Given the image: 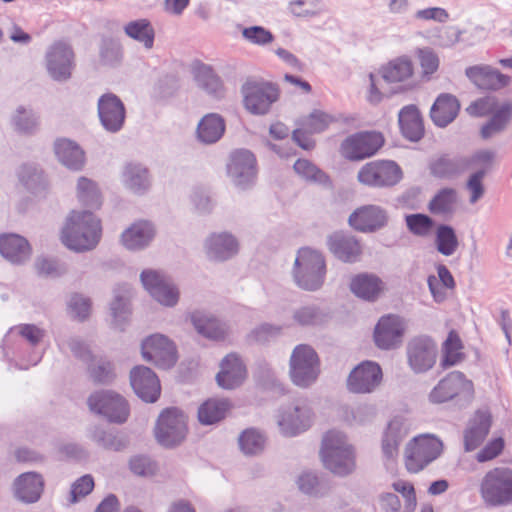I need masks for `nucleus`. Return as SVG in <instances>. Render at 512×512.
<instances>
[{
	"instance_id": "obj_8",
	"label": "nucleus",
	"mask_w": 512,
	"mask_h": 512,
	"mask_svg": "<svg viewBox=\"0 0 512 512\" xmlns=\"http://www.w3.org/2000/svg\"><path fill=\"white\" fill-rule=\"evenodd\" d=\"M442 451V442L430 435L415 437L405 449V465L408 471L417 473L435 460Z\"/></svg>"
},
{
	"instance_id": "obj_15",
	"label": "nucleus",
	"mask_w": 512,
	"mask_h": 512,
	"mask_svg": "<svg viewBox=\"0 0 512 512\" xmlns=\"http://www.w3.org/2000/svg\"><path fill=\"white\" fill-rule=\"evenodd\" d=\"M313 411L304 400H297L279 415L278 425L285 436H295L306 431L313 422Z\"/></svg>"
},
{
	"instance_id": "obj_31",
	"label": "nucleus",
	"mask_w": 512,
	"mask_h": 512,
	"mask_svg": "<svg viewBox=\"0 0 512 512\" xmlns=\"http://www.w3.org/2000/svg\"><path fill=\"white\" fill-rule=\"evenodd\" d=\"M238 241L227 232L213 233L205 241V250L210 259L227 260L238 252Z\"/></svg>"
},
{
	"instance_id": "obj_22",
	"label": "nucleus",
	"mask_w": 512,
	"mask_h": 512,
	"mask_svg": "<svg viewBox=\"0 0 512 512\" xmlns=\"http://www.w3.org/2000/svg\"><path fill=\"white\" fill-rule=\"evenodd\" d=\"M387 220V213L384 209L376 205H366L351 213L348 222L355 230L370 233L384 227Z\"/></svg>"
},
{
	"instance_id": "obj_55",
	"label": "nucleus",
	"mask_w": 512,
	"mask_h": 512,
	"mask_svg": "<svg viewBox=\"0 0 512 512\" xmlns=\"http://www.w3.org/2000/svg\"><path fill=\"white\" fill-rule=\"evenodd\" d=\"M239 447L245 455H256L263 451L264 436L257 430L250 428L243 431L239 438Z\"/></svg>"
},
{
	"instance_id": "obj_13",
	"label": "nucleus",
	"mask_w": 512,
	"mask_h": 512,
	"mask_svg": "<svg viewBox=\"0 0 512 512\" xmlns=\"http://www.w3.org/2000/svg\"><path fill=\"white\" fill-rule=\"evenodd\" d=\"M437 355V345L430 337H414L407 343V364L415 374H423L431 370L436 363Z\"/></svg>"
},
{
	"instance_id": "obj_61",
	"label": "nucleus",
	"mask_w": 512,
	"mask_h": 512,
	"mask_svg": "<svg viewBox=\"0 0 512 512\" xmlns=\"http://www.w3.org/2000/svg\"><path fill=\"white\" fill-rule=\"evenodd\" d=\"M485 178V171H474L471 173L466 181L465 188L469 192V203L475 204L485 194V186L483 180Z\"/></svg>"
},
{
	"instance_id": "obj_24",
	"label": "nucleus",
	"mask_w": 512,
	"mask_h": 512,
	"mask_svg": "<svg viewBox=\"0 0 512 512\" xmlns=\"http://www.w3.org/2000/svg\"><path fill=\"white\" fill-rule=\"evenodd\" d=\"M466 76L479 89L500 90L510 84V77L489 65H475L465 70Z\"/></svg>"
},
{
	"instance_id": "obj_39",
	"label": "nucleus",
	"mask_w": 512,
	"mask_h": 512,
	"mask_svg": "<svg viewBox=\"0 0 512 512\" xmlns=\"http://www.w3.org/2000/svg\"><path fill=\"white\" fill-rule=\"evenodd\" d=\"M399 125L403 136L410 141H418L424 134L423 121L415 105H408L400 110Z\"/></svg>"
},
{
	"instance_id": "obj_53",
	"label": "nucleus",
	"mask_w": 512,
	"mask_h": 512,
	"mask_svg": "<svg viewBox=\"0 0 512 512\" xmlns=\"http://www.w3.org/2000/svg\"><path fill=\"white\" fill-rule=\"evenodd\" d=\"M294 321L302 326H319L326 320L325 313L316 305H305L294 310Z\"/></svg>"
},
{
	"instance_id": "obj_43",
	"label": "nucleus",
	"mask_w": 512,
	"mask_h": 512,
	"mask_svg": "<svg viewBox=\"0 0 512 512\" xmlns=\"http://www.w3.org/2000/svg\"><path fill=\"white\" fill-rule=\"evenodd\" d=\"M346 436L337 430H330L324 434L320 449V456L324 466L338 467L333 460L334 453L344 449H351Z\"/></svg>"
},
{
	"instance_id": "obj_44",
	"label": "nucleus",
	"mask_w": 512,
	"mask_h": 512,
	"mask_svg": "<svg viewBox=\"0 0 512 512\" xmlns=\"http://www.w3.org/2000/svg\"><path fill=\"white\" fill-rule=\"evenodd\" d=\"M380 72L386 82H404L413 76L414 65L408 56L402 55L389 61Z\"/></svg>"
},
{
	"instance_id": "obj_35",
	"label": "nucleus",
	"mask_w": 512,
	"mask_h": 512,
	"mask_svg": "<svg viewBox=\"0 0 512 512\" xmlns=\"http://www.w3.org/2000/svg\"><path fill=\"white\" fill-rule=\"evenodd\" d=\"M225 128V120L221 115L208 113L201 118L197 125V140L206 145L214 144L222 138Z\"/></svg>"
},
{
	"instance_id": "obj_41",
	"label": "nucleus",
	"mask_w": 512,
	"mask_h": 512,
	"mask_svg": "<svg viewBox=\"0 0 512 512\" xmlns=\"http://www.w3.org/2000/svg\"><path fill=\"white\" fill-rule=\"evenodd\" d=\"M121 180L125 188L135 194H143L150 187L148 170L137 163H128L124 166Z\"/></svg>"
},
{
	"instance_id": "obj_51",
	"label": "nucleus",
	"mask_w": 512,
	"mask_h": 512,
	"mask_svg": "<svg viewBox=\"0 0 512 512\" xmlns=\"http://www.w3.org/2000/svg\"><path fill=\"white\" fill-rule=\"evenodd\" d=\"M462 343L456 332L451 331L443 344L442 368L452 367L463 360Z\"/></svg>"
},
{
	"instance_id": "obj_49",
	"label": "nucleus",
	"mask_w": 512,
	"mask_h": 512,
	"mask_svg": "<svg viewBox=\"0 0 512 512\" xmlns=\"http://www.w3.org/2000/svg\"><path fill=\"white\" fill-rule=\"evenodd\" d=\"M457 200V191L454 188H443L430 200L429 210L438 215L452 213Z\"/></svg>"
},
{
	"instance_id": "obj_18",
	"label": "nucleus",
	"mask_w": 512,
	"mask_h": 512,
	"mask_svg": "<svg viewBox=\"0 0 512 512\" xmlns=\"http://www.w3.org/2000/svg\"><path fill=\"white\" fill-rule=\"evenodd\" d=\"M227 173L237 187L241 189L248 188L256 179L257 171L254 155L246 149L234 151L230 155Z\"/></svg>"
},
{
	"instance_id": "obj_52",
	"label": "nucleus",
	"mask_w": 512,
	"mask_h": 512,
	"mask_svg": "<svg viewBox=\"0 0 512 512\" xmlns=\"http://www.w3.org/2000/svg\"><path fill=\"white\" fill-rule=\"evenodd\" d=\"M435 243L438 252L444 256L453 255L459 246V241L454 229L445 224L437 228Z\"/></svg>"
},
{
	"instance_id": "obj_36",
	"label": "nucleus",
	"mask_w": 512,
	"mask_h": 512,
	"mask_svg": "<svg viewBox=\"0 0 512 512\" xmlns=\"http://www.w3.org/2000/svg\"><path fill=\"white\" fill-rule=\"evenodd\" d=\"M54 151L61 164L70 170H81L84 166V152L80 146L69 139H57L54 143Z\"/></svg>"
},
{
	"instance_id": "obj_29",
	"label": "nucleus",
	"mask_w": 512,
	"mask_h": 512,
	"mask_svg": "<svg viewBox=\"0 0 512 512\" xmlns=\"http://www.w3.org/2000/svg\"><path fill=\"white\" fill-rule=\"evenodd\" d=\"M220 367L216 381L224 389H234L240 386L246 377V368L236 354L227 355L222 360Z\"/></svg>"
},
{
	"instance_id": "obj_1",
	"label": "nucleus",
	"mask_w": 512,
	"mask_h": 512,
	"mask_svg": "<svg viewBox=\"0 0 512 512\" xmlns=\"http://www.w3.org/2000/svg\"><path fill=\"white\" fill-rule=\"evenodd\" d=\"M61 242L70 250H92L101 238L100 220L88 210L69 213L61 230Z\"/></svg>"
},
{
	"instance_id": "obj_59",
	"label": "nucleus",
	"mask_w": 512,
	"mask_h": 512,
	"mask_svg": "<svg viewBox=\"0 0 512 512\" xmlns=\"http://www.w3.org/2000/svg\"><path fill=\"white\" fill-rule=\"evenodd\" d=\"M333 121L332 116L321 110H314L303 121V130L309 134L323 132Z\"/></svg>"
},
{
	"instance_id": "obj_54",
	"label": "nucleus",
	"mask_w": 512,
	"mask_h": 512,
	"mask_svg": "<svg viewBox=\"0 0 512 512\" xmlns=\"http://www.w3.org/2000/svg\"><path fill=\"white\" fill-rule=\"evenodd\" d=\"M296 483L301 492L310 496H324L329 491L328 485L320 481L317 475L312 472L301 473Z\"/></svg>"
},
{
	"instance_id": "obj_19",
	"label": "nucleus",
	"mask_w": 512,
	"mask_h": 512,
	"mask_svg": "<svg viewBox=\"0 0 512 512\" xmlns=\"http://www.w3.org/2000/svg\"><path fill=\"white\" fill-rule=\"evenodd\" d=\"M130 384L135 394L147 403H154L161 393V385L154 371L139 365L130 371Z\"/></svg>"
},
{
	"instance_id": "obj_32",
	"label": "nucleus",
	"mask_w": 512,
	"mask_h": 512,
	"mask_svg": "<svg viewBox=\"0 0 512 512\" xmlns=\"http://www.w3.org/2000/svg\"><path fill=\"white\" fill-rule=\"evenodd\" d=\"M460 110L458 99L449 93L440 94L430 109V118L438 127H446L457 117Z\"/></svg>"
},
{
	"instance_id": "obj_10",
	"label": "nucleus",
	"mask_w": 512,
	"mask_h": 512,
	"mask_svg": "<svg viewBox=\"0 0 512 512\" xmlns=\"http://www.w3.org/2000/svg\"><path fill=\"white\" fill-rule=\"evenodd\" d=\"M186 434V417L179 409L167 408L162 411L155 426V437L159 444L176 446L185 439Z\"/></svg>"
},
{
	"instance_id": "obj_64",
	"label": "nucleus",
	"mask_w": 512,
	"mask_h": 512,
	"mask_svg": "<svg viewBox=\"0 0 512 512\" xmlns=\"http://www.w3.org/2000/svg\"><path fill=\"white\" fill-rule=\"evenodd\" d=\"M93 488V477L89 474L81 476L71 486L69 502L71 504L77 503L81 498L90 494Z\"/></svg>"
},
{
	"instance_id": "obj_21",
	"label": "nucleus",
	"mask_w": 512,
	"mask_h": 512,
	"mask_svg": "<svg viewBox=\"0 0 512 512\" xmlns=\"http://www.w3.org/2000/svg\"><path fill=\"white\" fill-rule=\"evenodd\" d=\"M98 114L103 127L109 132H118L125 121V107L118 96L102 95L98 100Z\"/></svg>"
},
{
	"instance_id": "obj_12",
	"label": "nucleus",
	"mask_w": 512,
	"mask_h": 512,
	"mask_svg": "<svg viewBox=\"0 0 512 512\" xmlns=\"http://www.w3.org/2000/svg\"><path fill=\"white\" fill-rule=\"evenodd\" d=\"M141 354L145 361L161 369H170L177 362L176 346L163 334H152L141 343Z\"/></svg>"
},
{
	"instance_id": "obj_38",
	"label": "nucleus",
	"mask_w": 512,
	"mask_h": 512,
	"mask_svg": "<svg viewBox=\"0 0 512 512\" xmlns=\"http://www.w3.org/2000/svg\"><path fill=\"white\" fill-rule=\"evenodd\" d=\"M191 322L196 331L208 339L220 340L227 334L226 325L209 313L195 311Z\"/></svg>"
},
{
	"instance_id": "obj_63",
	"label": "nucleus",
	"mask_w": 512,
	"mask_h": 512,
	"mask_svg": "<svg viewBox=\"0 0 512 512\" xmlns=\"http://www.w3.org/2000/svg\"><path fill=\"white\" fill-rule=\"evenodd\" d=\"M320 3V0H292L289 10L297 17H311L321 12Z\"/></svg>"
},
{
	"instance_id": "obj_4",
	"label": "nucleus",
	"mask_w": 512,
	"mask_h": 512,
	"mask_svg": "<svg viewBox=\"0 0 512 512\" xmlns=\"http://www.w3.org/2000/svg\"><path fill=\"white\" fill-rule=\"evenodd\" d=\"M319 374L320 359L315 349L308 344L295 346L289 359V377L292 383L307 388L316 382Z\"/></svg>"
},
{
	"instance_id": "obj_14",
	"label": "nucleus",
	"mask_w": 512,
	"mask_h": 512,
	"mask_svg": "<svg viewBox=\"0 0 512 512\" xmlns=\"http://www.w3.org/2000/svg\"><path fill=\"white\" fill-rule=\"evenodd\" d=\"M141 282L149 294L161 305L174 307L180 298V292L174 282L157 270L147 269L140 274Z\"/></svg>"
},
{
	"instance_id": "obj_7",
	"label": "nucleus",
	"mask_w": 512,
	"mask_h": 512,
	"mask_svg": "<svg viewBox=\"0 0 512 512\" xmlns=\"http://www.w3.org/2000/svg\"><path fill=\"white\" fill-rule=\"evenodd\" d=\"M245 109L254 115L268 113L271 105L277 101L279 92L271 83L248 79L241 87Z\"/></svg>"
},
{
	"instance_id": "obj_56",
	"label": "nucleus",
	"mask_w": 512,
	"mask_h": 512,
	"mask_svg": "<svg viewBox=\"0 0 512 512\" xmlns=\"http://www.w3.org/2000/svg\"><path fill=\"white\" fill-rule=\"evenodd\" d=\"M87 365L89 375L95 383L107 384L114 379L115 375L111 362L103 358L96 359L94 357V361L87 363Z\"/></svg>"
},
{
	"instance_id": "obj_6",
	"label": "nucleus",
	"mask_w": 512,
	"mask_h": 512,
	"mask_svg": "<svg viewBox=\"0 0 512 512\" xmlns=\"http://www.w3.org/2000/svg\"><path fill=\"white\" fill-rule=\"evenodd\" d=\"M87 403L91 411L102 415L111 423L123 424L130 414L127 400L112 390H100L92 393Z\"/></svg>"
},
{
	"instance_id": "obj_2",
	"label": "nucleus",
	"mask_w": 512,
	"mask_h": 512,
	"mask_svg": "<svg viewBox=\"0 0 512 512\" xmlns=\"http://www.w3.org/2000/svg\"><path fill=\"white\" fill-rule=\"evenodd\" d=\"M293 279L296 285L306 291L319 290L325 281L326 263L323 254L305 247L298 250L294 261Z\"/></svg>"
},
{
	"instance_id": "obj_62",
	"label": "nucleus",
	"mask_w": 512,
	"mask_h": 512,
	"mask_svg": "<svg viewBox=\"0 0 512 512\" xmlns=\"http://www.w3.org/2000/svg\"><path fill=\"white\" fill-rule=\"evenodd\" d=\"M71 315L79 321L87 319L91 312V300L82 294H73L68 302Z\"/></svg>"
},
{
	"instance_id": "obj_27",
	"label": "nucleus",
	"mask_w": 512,
	"mask_h": 512,
	"mask_svg": "<svg viewBox=\"0 0 512 512\" xmlns=\"http://www.w3.org/2000/svg\"><path fill=\"white\" fill-rule=\"evenodd\" d=\"M16 499L25 504L39 501L43 489L44 480L41 474L26 472L19 475L13 484Z\"/></svg>"
},
{
	"instance_id": "obj_23",
	"label": "nucleus",
	"mask_w": 512,
	"mask_h": 512,
	"mask_svg": "<svg viewBox=\"0 0 512 512\" xmlns=\"http://www.w3.org/2000/svg\"><path fill=\"white\" fill-rule=\"evenodd\" d=\"M156 233V227L152 222L139 220L122 232L121 243L127 250L140 251L152 243Z\"/></svg>"
},
{
	"instance_id": "obj_47",
	"label": "nucleus",
	"mask_w": 512,
	"mask_h": 512,
	"mask_svg": "<svg viewBox=\"0 0 512 512\" xmlns=\"http://www.w3.org/2000/svg\"><path fill=\"white\" fill-rule=\"evenodd\" d=\"M78 201L90 209H98L102 205V196L98 185L87 177H79L76 185Z\"/></svg>"
},
{
	"instance_id": "obj_3",
	"label": "nucleus",
	"mask_w": 512,
	"mask_h": 512,
	"mask_svg": "<svg viewBox=\"0 0 512 512\" xmlns=\"http://www.w3.org/2000/svg\"><path fill=\"white\" fill-rule=\"evenodd\" d=\"M479 492L488 506L502 507L512 504V469L495 467L486 472L480 482Z\"/></svg>"
},
{
	"instance_id": "obj_20",
	"label": "nucleus",
	"mask_w": 512,
	"mask_h": 512,
	"mask_svg": "<svg viewBox=\"0 0 512 512\" xmlns=\"http://www.w3.org/2000/svg\"><path fill=\"white\" fill-rule=\"evenodd\" d=\"M404 321L395 315L383 316L374 330V341L378 348L390 350L396 348L404 334Z\"/></svg>"
},
{
	"instance_id": "obj_42",
	"label": "nucleus",
	"mask_w": 512,
	"mask_h": 512,
	"mask_svg": "<svg viewBox=\"0 0 512 512\" xmlns=\"http://www.w3.org/2000/svg\"><path fill=\"white\" fill-rule=\"evenodd\" d=\"M194 80L199 88L215 98L223 95V84L211 66L197 63L193 66Z\"/></svg>"
},
{
	"instance_id": "obj_40",
	"label": "nucleus",
	"mask_w": 512,
	"mask_h": 512,
	"mask_svg": "<svg viewBox=\"0 0 512 512\" xmlns=\"http://www.w3.org/2000/svg\"><path fill=\"white\" fill-rule=\"evenodd\" d=\"M110 315L115 329L124 330L130 315V289L124 285L114 290V296L110 303Z\"/></svg>"
},
{
	"instance_id": "obj_58",
	"label": "nucleus",
	"mask_w": 512,
	"mask_h": 512,
	"mask_svg": "<svg viewBox=\"0 0 512 512\" xmlns=\"http://www.w3.org/2000/svg\"><path fill=\"white\" fill-rule=\"evenodd\" d=\"M333 460L338 467L324 466L335 475L346 476L352 473L355 469V456L353 448L344 449L340 452L334 453Z\"/></svg>"
},
{
	"instance_id": "obj_11",
	"label": "nucleus",
	"mask_w": 512,
	"mask_h": 512,
	"mask_svg": "<svg viewBox=\"0 0 512 512\" xmlns=\"http://www.w3.org/2000/svg\"><path fill=\"white\" fill-rule=\"evenodd\" d=\"M358 181L370 187H391L402 178L399 165L391 160H376L366 163L358 172Z\"/></svg>"
},
{
	"instance_id": "obj_46",
	"label": "nucleus",
	"mask_w": 512,
	"mask_h": 512,
	"mask_svg": "<svg viewBox=\"0 0 512 512\" xmlns=\"http://www.w3.org/2000/svg\"><path fill=\"white\" fill-rule=\"evenodd\" d=\"M124 33L131 39L141 43L146 49H152L155 39V30L146 18L128 22L123 27Z\"/></svg>"
},
{
	"instance_id": "obj_16",
	"label": "nucleus",
	"mask_w": 512,
	"mask_h": 512,
	"mask_svg": "<svg viewBox=\"0 0 512 512\" xmlns=\"http://www.w3.org/2000/svg\"><path fill=\"white\" fill-rule=\"evenodd\" d=\"M384 139L377 132H359L347 137L341 144L342 155L349 160H362L374 155Z\"/></svg>"
},
{
	"instance_id": "obj_33",
	"label": "nucleus",
	"mask_w": 512,
	"mask_h": 512,
	"mask_svg": "<svg viewBox=\"0 0 512 512\" xmlns=\"http://www.w3.org/2000/svg\"><path fill=\"white\" fill-rule=\"evenodd\" d=\"M385 289L384 282L375 274L360 273L350 282L351 292L365 301H376Z\"/></svg>"
},
{
	"instance_id": "obj_9",
	"label": "nucleus",
	"mask_w": 512,
	"mask_h": 512,
	"mask_svg": "<svg viewBox=\"0 0 512 512\" xmlns=\"http://www.w3.org/2000/svg\"><path fill=\"white\" fill-rule=\"evenodd\" d=\"M45 67L53 80H69L75 68V53L72 46L62 40L52 43L45 53Z\"/></svg>"
},
{
	"instance_id": "obj_5",
	"label": "nucleus",
	"mask_w": 512,
	"mask_h": 512,
	"mask_svg": "<svg viewBox=\"0 0 512 512\" xmlns=\"http://www.w3.org/2000/svg\"><path fill=\"white\" fill-rule=\"evenodd\" d=\"M474 398V386L460 371H453L441 379L430 391L428 400L432 404H442L453 399L461 405L469 404Z\"/></svg>"
},
{
	"instance_id": "obj_25",
	"label": "nucleus",
	"mask_w": 512,
	"mask_h": 512,
	"mask_svg": "<svg viewBox=\"0 0 512 512\" xmlns=\"http://www.w3.org/2000/svg\"><path fill=\"white\" fill-rule=\"evenodd\" d=\"M490 427V413L482 410L476 411L463 433L465 451L471 452L477 449L488 435Z\"/></svg>"
},
{
	"instance_id": "obj_48",
	"label": "nucleus",
	"mask_w": 512,
	"mask_h": 512,
	"mask_svg": "<svg viewBox=\"0 0 512 512\" xmlns=\"http://www.w3.org/2000/svg\"><path fill=\"white\" fill-rule=\"evenodd\" d=\"M229 402L224 399H209L198 409V419L201 424L211 425L225 417Z\"/></svg>"
},
{
	"instance_id": "obj_50",
	"label": "nucleus",
	"mask_w": 512,
	"mask_h": 512,
	"mask_svg": "<svg viewBox=\"0 0 512 512\" xmlns=\"http://www.w3.org/2000/svg\"><path fill=\"white\" fill-rule=\"evenodd\" d=\"M11 124L18 133L31 134L37 129L39 121L32 109L19 106L11 117Z\"/></svg>"
},
{
	"instance_id": "obj_37",
	"label": "nucleus",
	"mask_w": 512,
	"mask_h": 512,
	"mask_svg": "<svg viewBox=\"0 0 512 512\" xmlns=\"http://www.w3.org/2000/svg\"><path fill=\"white\" fill-rule=\"evenodd\" d=\"M407 433L408 428L402 418L395 417L389 422L382 440V451L387 459H394L398 455V447Z\"/></svg>"
},
{
	"instance_id": "obj_26",
	"label": "nucleus",
	"mask_w": 512,
	"mask_h": 512,
	"mask_svg": "<svg viewBox=\"0 0 512 512\" xmlns=\"http://www.w3.org/2000/svg\"><path fill=\"white\" fill-rule=\"evenodd\" d=\"M327 245L337 259L346 263L356 262L362 253L360 242L354 236L343 232L331 234L327 239Z\"/></svg>"
},
{
	"instance_id": "obj_34",
	"label": "nucleus",
	"mask_w": 512,
	"mask_h": 512,
	"mask_svg": "<svg viewBox=\"0 0 512 512\" xmlns=\"http://www.w3.org/2000/svg\"><path fill=\"white\" fill-rule=\"evenodd\" d=\"M0 253L13 264L26 262L31 255L28 241L18 234H4L0 236Z\"/></svg>"
},
{
	"instance_id": "obj_57",
	"label": "nucleus",
	"mask_w": 512,
	"mask_h": 512,
	"mask_svg": "<svg viewBox=\"0 0 512 512\" xmlns=\"http://www.w3.org/2000/svg\"><path fill=\"white\" fill-rule=\"evenodd\" d=\"M295 172L306 180L313 181L322 185L329 183L328 176L318 169L313 163L306 159H298L294 166Z\"/></svg>"
},
{
	"instance_id": "obj_45",
	"label": "nucleus",
	"mask_w": 512,
	"mask_h": 512,
	"mask_svg": "<svg viewBox=\"0 0 512 512\" xmlns=\"http://www.w3.org/2000/svg\"><path fill=\"white\" fill-rule=\"evenodd\" d=\"M88 437L99 447L106 450L121 451L127 444V438L118 431L105 430L99 426H93L88 431Z\"/></svg>"
},
{
	"instance_id": "obj_60",
	"label": "nucleus",
	"mask_w": 512,
	"mask_h": 512,
	"mask_svg": "<svg viewBox=\"0 0 512 512\" xmlns=\"http://www.w3.org/2000/svg\"><path fill=\"white\" fill-rule=\"evenodd\" d=\"M496 158V153L490 149H481L470 156H466L468 170L478 167L476 171H485V176L490 171Z\"/></svg>"
},
{
	"instance_id": "obj_30",
	"label": "nucleus",
	"mask_w": 512,
	"mask_h": 512,
	"mask_svg": "<svg viewBox=\"0 0 512 512\" xmlns=\"http://www.w3.org/2000/svg\"><path fill=\"white\" fill-rule=\"evenodd\" d=\"M431 174L439 179H455L468 170L466 156L441 155L431 161Z\"/></svg>"
},
{
	"instance_id": "obj_28",
	"label": "nucleus",
	"mask_w": 512,
	"mask_h": 512,
	"mask_svg": "<svg viewBox=\"0 0 512 512\" xmlns=\"http://www.w3.org/2000/svg\"><path fill=\"white\" fill-rule=\"evenodd\" d=\"M512 121V101L497 102L490 113L489 120L481 127L480 135L484 140L505 131Z\"/></svg>"
},
{
	"instance_id": "obj_17",
	"label": "nucleus",
	"mask_w": 512,
	"mask_h": 512,
	"mask_svg": "<svg viewBox=\"0 0 512 512\" xmlns=\"http://www.w3.org/2000/svg\"><path fill=\"white\" fill-rule=\"evenodd\" d=\"M382 381V369L373 361H363L348 375L347 389L355 394L372 393Z\"/></svg>"
}]
</instances>
